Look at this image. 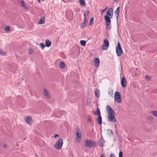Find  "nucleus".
Segmentation results:
<instances>
[{"instance_id": "obj_16", "label": "nucleus", "mask_w": 157, "mask_h": 157, "mask_svg": "<svg viewBox=\"0 0 157 157\" xmlns=\"http://www.w3.org/2000/svg\"><path fill=\"white\" fill-rule=\"evenodd\" d=\"M87 18L84 19V21L83 23L81 24V27L82 28H84V27L86 26V25L87 23Z\"/></svg>"}, {"instance_id": "obj_11", "label": "nucleus", "mask_w": 157, "mask_h": 157, "mask_svg": "<svg viewBox=\"0 0 157 157\" xmlns=\"http://www.w3.org/2000/svg\"><path fill=\"white\" fill-rule=\"evenodd\" d=\"M114 115H108V120L109 121L112 122H115L116 121V119L114 117Z\"/></svg>"}, {"instance_id": "obj_20", "label": "nucleus", "mask_w": 157, "mask_h": 157, "mask_svg": "<svg viewBox=\"0 0 157 157\" xmlns=\"http://www.w3.org/2000/svg\"><path fill=\"white\" fill-rule=\"evenodd\" d=\"M97 121L99 124L101 125L102 123V118L101 116H98Z\"/></svg>"}, {"instance_id": "obj_2", "label": "nucleus", "mask_w": 157, "mask_h": 157, "mask_svg": "<svg viewBox=\"0 0 157 157\" xmlns=\"http://www.w3.org/2000/svg\"><path fill=\"white\" fill-rule=\"evenodd\" d=\"M116 52L117 55L119 57L121 56L123 53V51L121 48V44L119 42H118L116 48Z\"/></svg>"}, {"instance_id": "obj_35", "label": "nucleus", "mask_w": 157, "mask_h": 157, "mask_svg": "<svg viewBox=\"0 0 157 157\" xmlns=\"http://www.w3.org/2000/svg\"><path fill=\"white\" fill-rule=\"evenodd\" d=\"M94 18H91L90 20V25H91L93 23L94 21Z\"/></svg>"}, {"instance_id": "obj_46", "label": "nucleus", "mask_w": 157, "mask_h": 157, "mask_svg": "<svg viewBox=\"0 0 157 157\" xmlns=\"http://www.w3.org/2000/svg\"><path fill=\"white\" fill-rule=\"evenodd\" d=\"M3 147L4 148H6V147H7V146L6 145V144H4V145H3Z\"/></svg>"}, {"instance_id": "obj_22", "label": "nucleus", "mask_w": 157, "mask_h": 157, "mask_svg": "<svg viewBox=\"0 0 157 157\" xmlns=\"http://www.w3.org/2000/svg\"><path fill=\"white\" fill-rule=\"evenodd\" d=\"M94 114L97 115L98 116H100V112L98 108H97L96 109V111L94 113Z\"/></svg>"}, {"instance_id": "obj_3", "label": "nucleus", "mask_w": 157, "mask_h": 157, "mask_svg": "<svg viewBox=\"0 0 157 157\" xmlns=\"http://www.w3.org/2000/svg\"><path fill=\"white\" fill-rule=\"evenodd\" d=\"M113 10L112 8L109 9L107 12V15L104 16V19H111L113 17Z\"/></svg>"}, {"instance_id": "obj_48", "label": "nucleus", "mask_w": 157, "mask_h": 157, "mask_svg": "<svg viewBox=\"0 0 157 157\" xmlns=\"http://www.w3.org/2000/svg\"><path fill=\"white\" fill-rule=\"evenodd\" d=\"M36 157H39L37 155H36Z\"/></svg>"}, {"instance_id": "obj_45", "label": "nucleus", "mask_w": 157, "mask_h": 157, "mask_svg": "<svg viewBox=\"0 0 157 157\" xmlns=\"http://www.w3.org/2000/svg\"><path fill=\"white\" fill-rule=\"evenodd\" d=\"M91 120V119L90 118H88V121L89 122H90Z\"/></svg>"}, {"instance_id": "obj_40", "label": "nucleus", "mask_w": 157, "mask_h": 157, "mask_svg": "<svg viewBox=\"0 0 157 157\" xmlns=\"http://www.w3.org/2000/svg\"><path fill=\"white\" fill-rule=\"evenodd\" d=\"M53 136L54 137H59V135L58 134H54Z\"/></svg>"}, {"instance_id": "obj_4", "label": "nucleus", "mask_w": 157, "mask_h": 157, "mask_svg": "<svg viewBox=\"0 0 157 157\" xmlns=\"http://www.w3.org/2000/svg\"><path fill=\"white\" fill-rule=\"evenodd\" d=\"M114 99L118 103H120L121 102V95L119 92L117 91L115 92L114 95Z\"/></svg>"}, {"instance_id": "obj_32", "label": "nucleus", "mask_w": 157, "mask_h": 157, "mask_svg": "<svg viewBox=\"0 0 157 157\" xmlns=\"http://www.w3.org/2000/svg\"><path fill=\"white\" fill-rule=\"evenodd\" d=\"M107 7H106L105 9L101 10L100 11L102 14L107 10Z\"/></svg>"}, {"instance_id": "obj_34", "label": "nucleus", "mask_w": 157, "mask_h": 157, "mask_svg": "<svg viewBox=\"0 0 157 157\" xmlns=\"http://www.w3.org/2000/svg\"><path fill=\"white\" fill-rule=\"evenodd\" d=\"M40 45L42 49H43L44 48L45 46L43 43H41L40 44Z\"/></svg>"}, {"instance_id": "obj_50", "label": "nucleus", "mask_w": 157, "mask_h": 157, "mask_svg": "<svg viewBox=\"0 0 157 157\" xmlns=\"http://www.w3.org/2000/svg\"><path fill=\"white\" fill-rule=\"evenodd\" d=\"M128 140H129V141H130V140H129V139H128Z\"/></svg>"}, {"instance_id": "obj_28", "label": "nucleus", "mask_w": 157, "mask_h": 157, "mask_svg": "<svg viewBox=\"0 0 157 157\" xmlns=\"http://www.w3.org/2000/svg\"><path fill=\"white\" fill-rule=\"evenodd\" d=\"M60 66L61 68H63L65 67V64L63 62H61L60 63Z\"/></svg>"}, {"instance_id": "obj_31", "label": "nucleus", "mask_w": 157, "mask_h": 157, "mask_svg": "<svg viewBox=\"0 0 157 157\" xmlns=\"http://www.w3.org/2000/svg\"><path fill=\"white\" fill-rule=\"evenodd\" d=\"M152 114L156 117H157V111H153L152 112Z\"/></svg>"}, {"instance_id": "obj_5", "label": "nucleus", "mask_w": 157, "mask_h": 157, "mask_svg": "<svg viewBox=\"0 0 157 157\" xmlns=\"http://www.w3.org/2000/svg\"><path fill=\"white\" fill-rule=\"evenodd\" d=\"M95 144V143L93 141L87 140H86L85 145L86 147H94Z\"/></svg>"}, {"instance_id": "obj_33", "label": "nucleus", "mask_w": 157, "mask_h": 157, "mask_svg": "<svg viewBox=\"0 0 157 157\" xmlns=\"http://www.w3.org/2000/svg\"><path fill=\"white\" fill-rule=\"evenodd\" d=\"M113 90H111L110 91L108 92V94L109 95L113 96Z\"/></svg>"}, {"instance_id": "obj_51", "label": "nucleus", "mask_w": 157, "mask_h": 157, "mask_svg": "<svg viewBox=\"0 0 157 157\" xmlns=\"http://www.w3.org/2000/svg\"><path fill=\"white\" fill-rule=\"evenodd\" d=\"M128 140H129V141H130V140H129V139H128Z\"/></svg>"}, {"instance_id": "obj_17", "label": "nucleus", "mask_w": 157, "mask_h": 157, "mask_svg": "<svg viewBox=\"0 0 157 157\" xmlns=\"http://www.w3.org/2000/svg\"><path fill=\"white\" fill-rule=\"evenodd\" d=\"M45 19L44 17H41L39 20L38 22L39 24H42L44 23Z\"/></svg>"}, {"instance_id": "obj_37", "label": "nucleus", "mask_w": 157, "mask_h": 157, "mask_svg": "<svg viewBox=\"0 0 157 157\" xmlns=\"http://www.w3.org/2000/svg\"><path fill=\"white\" fill-rule=\"evenodd\" d=\"M145 78L147 80H149L150 79V77L147 76H145Z\"/></svg>"}, {"instance_id": "obj_23", "label": "nucleus", "mask_w": 157, "mask_h": 157, "mask_svg": "<svg viewBox=\"0 0 157 157\" xmlns=\"http://www.w3.org/2000/svg\"><path fill=\"white\" fill-rule=\"evenodd\" d=\"M115 15H117V18L118 17L119 15V7H118L117 8L116 10L115 11Z\"/></svg>"}, {"instance_id": "obj_12", "label": "nucleus", "mask_w": 157, "mask_h": 157, "mask_svg": "<svg viewBox=\"0 0 157 157\" xmlns=\"http://www.w3.org/2000/svg\"><path fill=\"white\" fill-rule=\"evenodd\" d=\"M100 63V60L98 58H96L94 59V65L95 67H98Z\"/></svg>"}, {"instance_id": "obj_41", "label": "nucleus", "mask_w": 157, "mask_h": 157, "mask_svg": "<svg viewBox=\"0 0 157 157\" xmlns=\"http://www.w3.org/2000/svg\"><path fill=\"white\" fill-rule=\"evenodd\" d=\"M29 52L30 54H31L32 53L33 51L32 49H30L29 50Z\"/></svg>"}, {"instance_id": "obj_1", "label": "nucleus", "mask_w": 157, "mask_h": 157, "mask_svg": "<svg viewBox=\"0 0 157 157\" xmlns=\"http://www.w3.org/2000/svg\"><path fill=\"white\" fill-rule=\"evenodd\" d=\"M63 144V141L61 138L56 141L54 145V147L57 150H59L61 149Z\"/></svg>"}, {"instance_id": "obj_29", "label": "nucleus", "mask_w": 157, "mask_h": 157, "mask_svg": "<svg viewBox=\"0 0 157 157\" xmlns=\"http://www.w3.org/2000/svg\"><path fill=\"white\" fill-rule=\"evenodd\" d=\"M108 134L109 135V136H111L113 135V132L111 130H108Z\"/></svg>"}, {"instance_id": "obj_10", "label": "nucleus", "mask_w": 157, "mask_h": 157, "mask_svg": "<svg viewBox=\"0 0 157 157\" xmlns=\"http://www.w3.org/2000/svg\"><path fill=\"white\" fill-rule=\"evenodd\" d=\"M43 94L44 96L48 99H49L51 97V96L48 90L46 89H44L43 91Z\"/></svg>"}, {"instance_id": "obj_18", "label": "nucleus", "mask_w": 157, "mask_h": 157, "mask_svg": "<svg viewBox=\"0 0 157 157\" xmlns=\"http://www.w3.org/2000/svg\"><path fill=\"white\" fill-rule=\"evenodd\" d=\"M20 4L22 7L25 10H27L28 9V7L25 5L24 2L23 0H21Z\"/></svg>"}, {"instance_id": "obj_14", "label": "nucleus", "mask_w": 157, "mask_h": 157, "mask_svg": "<svg viewBox=\"0 0 157 157\" xmlns=\"http://www.w3.org/2000/svg\"><path fill=\"white\" fill-rule=\"evenodd\" d=\"M121 84L122 87H125L126 85V80L124 77H123L121 80Z\"/></svg>"}, {"instance_id": "obj_6", "label": "nucleus", "mask_w": 157, "mask_h": 157, "mask_svg": "<svg viewBox=\"0 0 157 157\" xmlns=\"http://www.w3.org/2000/svg\"><path fill=\"white\" fill-rule=\"evenodd\" d=\"M109 46V43L108 40L105 39L104 41V44L102 46V48L103 50H106Z\"/></svg>"}, {"instance_id": "obj_19", "label": "nucleus", "mask_w": 157, "mask_h": 157, "mask_svg": "<svg viewBox=\"0 0 157 157\" xmlns=\"http://www.w3.org/2000/svg\"><path fill=\"white\" fill-rule=\"evenodd\" d=\"M90 13V11L89 10H86L85 11L84 13V19L87 18V19H88V15Z\"/></svg>"}, {"instance_id": "obj_26", "label": "nucleus", "mask_w": 157, "mask_h": 157, "mask_svg": "<svg viewBox=\"0 0 157 157\" xmlns=\"http://www.w3.org/2000/svg\"><path fill=\"white\" fill-rule=\"evenodd\" d=\"M80 44L82 46L85 47L86 45V42L85 40H82L80 41Z\"/></svg>"}, {"instance_id": "obj_30", "label": "nucleus", "mask_w": 157, "mask_h": 157, "mask_svg": "<svg viewBox=\"0 0 157 157\" xmlns=\"http://www.w3.org/2000/svg\"><path fill=\"white\" fill-rule=\"evenodd\" d=\"M10 28L9 26H6L5 28V30L6 32H9L10 31Z\"/></svg>"}, {"instance_id": "obj_39", "label": "nucleus", "mask_w": 157, "mask_h": 157, "mask_svg": "<svg viewBox=\"0 0 157 157\" xmlns=\"http://www.w3.org/2000/svg\"><path fill=\"white\" fill-rule=\"evenodd\" d=\"M110 157H116L115 155L113 153H112L110 154Z\"/></svg>"}, {"instance_id": "obj_43", "label": "nucleus", "mask_w": 157, "mask_h": 157, "mask_svg": "<svg viewBox=\"0 0 157 157\" xmlns=\"http://www.w3.org/2000/svg\"><path fill=\"white\" fill-rule=\"evenodd\" d=\"M149 119L150 120H152L153 118L151 116H149Z\"/></svg>"}, {"instance_id": "obj_8", "label": "nucleus", "mask_w": 157, "mask_h": 157, "mask_svg": "<svg viewBox=\"0 0 157 157\" xmlns=\"http://www.w3.org/2000/svg\"><path fill=\"white\" fill-rule=\"evenodd\" d=\"M105 21V24L107 28L108 29H110L111 27V21L110 19L107 18L104 19Z\"/></svg>"}, {"instance_id": "obj_27", "label": "nucleus", "mask_w": 157, "mask_h": 157, "mask_svg": "<svg viewBox=\"0 0 157 157\" xmlns=\"http://www.w3.org/2000/svg\"><path fill=\"white\" fill-rule=\"evenodd\" d=\"M0 54L2 56H5L6 54V52L3 51L2 49H0Z\"/></svg>"}, {"instance_id": "obj_36", "label": "nucleus", "mask_w": 157, "mask_h": 157, "mask_svg": "<svg viewBox=\"0 0 157 157\" xmlns=\"http://www.w3.org/2000/svg\"><path fill=\"white\" fill-rule=\"evenodd\" d=\"M122 155L123 152L121 151H120L119 154V157H122Z\"/></svg>"}, {"instance_id": "obj_44", "label": "nucleus", "mask_w": 157, "mask_h": 157, "mask_svg": "<svg viewBox=\"0 0 157 157\" xmlns=\"http://www.w3.org/2000/svg\"><path fill=\"white\" fill-rule=\"evenodd\" d=\"M100 157H105L104 155L101 154Z\"/></svg>"}, {"instance_id": "obj_47", "label": "nucleus", "mask_w": 157, "mask_h": 157, "mask_svg": "<svg viewBox=\"0 0 157 157\" xmlns=\"http://www.w3.org/2000/svg\"><path fill=\"white\" fill-rule=\"evenodd\" d=\"M114 1L116 2H117L119 1V0H114Z\"/></svg>"}, {"instance_id": "obj_15", "label": "nucleus", "mask_w": 157, "mask_h": 157, "mask_svg": "<svg viewBox=\"0 0 157 157\" xmlns=\"http://www.w3.org/2000/svg\"><path fill=\"white\" fill-rule=\"evenodd\" d=\"M105 143V141L103 138H101L98 141V145L101 147H103Z\"/></svg>"}, {"instance_id": "obj_24", "label": "nucleus", "mask_w": 157, "mask_h": 157, "mask_svg": "<svg viewBox=\"0 0 157 157\" xmlns=\"http://www.w3.org/2000/svg\"><path fill=\"white\" fill-rule=\"evenodd\" d=\"M80 5L82 6H85L86 3L84 0H79V1Z\"/></svg>"}, {"instance_id": "obj_21", "label": "nucleus", "mask_w": 157, "mask_h": 157, "mask_svg": "<svg viewBox=\"0 0 157 157\" xmlns=\"http://www.w3.org/2000/svg\"><path fill=\"white\" fill-rule=\"evenodd\" d=\"M46 46L48 47H49L51 44V42L48 40L45 41Z\"/></svg>"}, {"instance_id": "obj_9", "label": "nucleus", "mask_w": 157, "mask_h": 157, "mask_svg": "<svg viewBox=\"0 0 157 157\" xmlns=\"http://www.w3.org/2000/svg\"><path fill=\"white\" fill-rule=\"evenodd\" d=\"M25 121L29 125H31L33 122L32 117L30 116L25 117H24Z\"/></svg>"}, {"instance_id": "obj_42", "label": "nucleus", "mask_w": 157, "mask_h": 157, "mask_svg": "<svg viewBox=\"0 0 157 157\" xmlns=\"http://www.w3.org/2000/svg\"><path fill=\"white\" fill-rule=\"evenodd\" d=\"M120 142H121L122 141V138H118Z\"/></svg>"}, {"instance_id": "obj_49", "label": "nucleus", "mask_w": 157, "mask_h": 157, "mask_svg": "<svg viewBox=\"0 0 157 157\" xmlns=\"http://www.w3.org/2000/svg\"><path fill=\"white\" fill-rule=\"evenodd\" d=\"M20 0H18V1L20 2Z\"/></svg>"}, {"instance_id": "obj_25", "label": "nucleus", "mask_w": 157, "mask_h": 157, "mask_svg": "<svg viewBox=\"0 0 157 157\" xmlns=\"http://www.w3.org/2000/svg\"><path fill=\"white\" fill-rule=\"evenodd\" d=\"M95 94L96 96L98 98L100 96V92L98 90H97L95 91Z\"/></svg>"}, {"instance_id": "obj_13", "label": "nucleus", "mask_w": 157, "mask_h": 157, "mask_svg": "<svg viewBox=\"0 0 157 157\" xmlns=\"http://www.w3.org/2000/svg\"><path fill=\"white\" fill-rule=\"evenodd\" d=\"M76 137H81V131L79 128L76 129Z\"/></svg>"}, {"instance_id": "obj_38", "label": "nucleus", "mask_w": 157, "mask_h": 157, "mask_svg": "<svg viewBox=\"0 0 157 157\" xmlns=\"http://www.w3.org/2000/svg\"><path fill=\"white\" fill-rule=\"evenodd\" d=\"M81 138H76V140L77 142H80L81 141Z\"/></svg>"}, {"instance_id": "obj_7", "label": "nucleus", "mask_w": 157, "mask_h": 157, "mask_svg": "<svg viewBox=\"0 0 157 157\" xmlns=\"http://www.w3.org/2000/svg\"><path fill=\"white\" fill-rule=\"evenodd\" d=\"M106 109L107 111L108 115H115V113L114 111L109 105H107L106 106Z\"/></svg>"}]
</instances>
